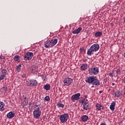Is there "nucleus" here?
<instances>
[{"mask_svg":"<svg viewBox=\"0 0 125 125\" xmlns=\"http://www.w3.org/2000/svg\"><path fill=\"white\" fill-rule=\"evenodd\" d=\"M73 83V79L71 78H66L63 80V84L66 86L70 85Z\"/></svg>","mask_w":125,"mask_h":125,"instance_id":"8","label":"nucleus"},{"mask_svg":"<svg viewBox=\"0 0 125 125\" xmlns=\"http://www.w3.org/2000/svg\"><path fill=\"white\" fill-rule=\"evenodd\" d=\"M33 56H34V54L32 52H28L24 55L23 58L25 61H28L31 60L33 58Z\"/></svg>","mask_w":125,"mask_h":125,"instance_id":"6","label":"nucleus"},{"mask_svg":"<svg viewBox=\"0 0 125 125\" xmlns=\"http://www.w3.org/2000/svg\"><path fill=\"white\" fill-rule=\"evenodd\" d=\"M26 84L28 86H36L38 85V82L35 80H31L29 81H27Z\"/></svg>","mask_w":125,"mask_h":125,"instance_id":"7","label":"nucleus"},{"mask_svg":"<svg viewBox=\"0 0 125 125\" xmlns=\"http://www.w3.org/2000/svg\"><path fill=\"white\" fill-rule=\"evenodd\" d=\"M15 116V113L10 111L7 114V117L8 119H12Z\"/></svg>","mask_w":125,"mask_h":125,"instance_id":"13","label":"nucleus"},{"mask_svg":"<svg viewBox=\"0 0 125 125\" xmlns=\"http://www.w3.org/2000/svg\"><path fill=\"white\" fill-rule=\"evenodd\" d=\"M82 120L83 122H86L88 120V116L86 115H83L82 117Z\"/></svg>","mask_w":125,"mask_h":125,"instance_id":"19","label":"nucleus"},{"mask_svg":"<svg viewBox=\"0 0 125 125\" xmlns=\"http://www.w3.org/2000/svg\"><path fill=\"white\" fill-rule=\"evenodd\" d=\"M58 40L53 39L51 40H48L45 42L44 46L46 48H48L49 47H52L54 46L56 43H57Z\"/></svg>","mask_w":125,"mask_h":125,"instance_id":"3","label":"nucleus"},{"mask_svg":"<svg viewBox=\"0 0 125 125\" xmlns=\"http://www.w3.org/2000/svg\"><path fill=\"white\" fill-rule=\"evenodd\" d=\"M85 82L87 83L93 84V85H99L100 84V82L97 79L96 77L90 76L87 77L85 79Z\"/></svg>","mask_w":125,"mask_h":125,"instance_id":"1","label":"nucleus"},{"mask_svg":"<svg viewBox=\"0 0 125 125\" xmlns=\"http://www.w3.org/2000/svg\"><path fill=\"white\" fill-rule=\"evenodd\" d=\"M81 70H82L83 71H84L85 70H86V69H87V65H86V64H83V65L81 66Z\"/></svg>","mask_w":125,"mask_h":125,"instance_id":"20","label":"nucleus"},{"mask_svg":"<svg viewBox=\"0 0 125 125\" xmlns=\"http://www.w3.org/2000/svg\"><path fill=\"white\" fill-rule=\"evenodd\" d=\"M57 106H58V107H61L62 108H63V107H64V104H63L59 103L57 104Z\"/></svg>","mask_w":125,"mask_h":125,"instance_id":"28","label":"nucleus"},{"mask_svg":"<svg viewBox=\"0 0 125 125\" xmlns=\"http://www.w3.org/2000/svg\"><path fill=\"white\" fill-rule=\"evenodd\" d=\"M5 78V76L1 74L0 76V81H2V80H4Z\"/></svg>","mask_w":125,"mask_h":125,"instance_id":"29","label":"nucleus"},{"mask_svg":"<svg viewBox=\"0 0 125 125\" xmlns=\"http://www.w3.org/2000/svg\"><path fill=\"white\" fill-rule=\"evenodd\" d=\"M37 110H40V107H38V108H37Z\"/></svg>","mask_w":125,"mask_h":125,"instance_id":"39","label":"nucleus"},{"mask_svg":"<svg viewBox=\"0 0 125 125\" xmlns=\"http://www.w3.org/2000/svg\"><path fill=\"white\" fill-rule=\"evenodd\" d=\"M81 31H82V28L79 27L77 29L74 30L72 32V34H80V33H81Z\"/></svg>","mask_w":125,"mask_h":125,"instance_id":"15","label":"nucleus"},{"mask_svg":"<svg viewBox=\"0 0 125 125\" xmlns=\"http://www.w3.org/2000/svg\"><path fill=\"white\" fill-rule=\"evenodd\" d=\"M123 82L124 83H125V77L124 78Z\"/></svg>","mask_w":125,"mask_h":125,"instance_id":"33","label":"nucleus"},{"mask_svg":"<svg viewBox=\"0 0 125 125\" xmlns=\"http://www.w3.org/2000/svg\"><path fill=\"white\" fill-rule=\"evenodd\" d=\"M112 85H113V86L115 85V83H112Z\"/></svg>","mask_w":125,"mask_h":125,"instance_id":"35","label":"nucleus"},{"mask_svg":"<svg viewBox=\"0 0 125 125\" xmlns=\"http://www.w3.org/2000/svg\"><path fill=\"white\" fill-rule=\"evenodd\" d=\"M42 114V112L40 110H35L33 112V116L36 119H39L40 118L41 114Z\"/></svg>","mask_w":125,"mask_h":125,"instance_id":"10","label":"nucleus"},{"mask_svg":"<svg viewBox=\"0 0 125 125\" xmlns=\"http://www.w3.org/2000/svg\"><path fill=\"white\" fill-rule=\"evenodd\" d=\"M2 112V111H3V110H1Z\"/></svg>","mask_w":125,"mask_h":125,"instance_id":"41","label":"nucleus"},{"mask_svg":"<svg viewBox=\"0 0 125 125\" xmlns=\"http://www.w3.org/2000/svg\"><path fill=\"white\" fill-rule=\"evenodd\" d=\"M2 90H3V91H6V90H7V87L5 86H3L2 87Z\"/></svg>","mask_w":125,"mask_h":125,"instance_id":"31","label":"nucleus"},{"mask_svg":"<svg viewBox=\"0 0 125 125\" xmlns=\"http://www.w3.org/2000/svg\"><path fill=\"white\" fill-rule=\"evenodd\" d=\"M83 104V109L84 110H89V105H88V103H87V101L84 99V100L82 102Z\"/></svg>","mask_w":125,"mask_h":125,"instance_id":"11","label":"nucleus"},{"mask_svg":"<svg viewBox=\"0 0 125 125\" xmlns=\"http://www.w3.org/2000/svg\"><path fill=\"white\" fill-rule=\"evenodd\" d=\"M94 87V85H93V86H92V87Z\"/></svg>","mask_w":125,"mask_h":125,"instance_id":"40","label":"nucleus"},{"mask_svg":"<svg viewBox=\"0 0 125 125\" xmlns=\"http://www.w3.org/2000/svg\"><path fill=\"white\" fill-rule=\"evenodd\" d=\"M1 73H2V75H3V76H6V73H7V70H6V69H2L1 70Z\"/></svg>","mask_w":125,"mask_h":125,"instance_id":"26","label":"nucleus"},{"mask_svg":"<svg viewBox=\"0 0 125 125\" xmlns=\"http://www.w3.org/2000/svg\"><path fill=\"white\" fill-rule=\"evenodd\" d=\"M44 89L45 90H49L50 89V85L47 84L44 86Z\"/></svg>","mask_w":125,"mask_h":125,"instance_id":"23","label":"nucleus"},{"mask_svg":"<svg viewBox=\"0 0 125 125\" xmlns=\"http://www.w3.org/2000/svg\"><path fill=\"white\" fill-rule=\"evenodd\" d=\"M26 99L27 98L24 97V100H21L22 105H23V106H26V105H28V101H26Z\"/></svg>","mask_w":125,"mask_h":125,"instance_id":"17","label":"nucleus"},{"mask_svg":"<svg viewBox=\"0 0 125 125\" xmlns=\"http://www.w3.org/2000/svg\"><path fill=\"white\" fill-rule=\"evenodd\" d=\"M99 72V69L96 67H91L89 69V74L90 75H96Z\"/></svg>","mask_w":125,"mask_h":125,"instance_id":"5","label":"nucleus"},{"mask_svg":"<svg viewBox=\"0 0 125 125\" xmlns=\"http://www.w3.org/2000/svg\"><path fill=\"white\" fill-rule=\"evenodd\" d=\"M96 106L98 110H102V109H104V106L100 104H97L96 105Z\"/></svg>","mask_w":125,"mask_h":125,"instance_id":"14","label":"nucleus"},{"mask_svg":"<svg viewBox=\"0 0 125 125\" xmlns=\"http://www.w3.org/2000/svg\"><path fill=\"white\" fill-rule=\"evenodd\" d=\"M99 93H100V94L102 93V91H100Z\"/></svg>","mask_w":125,"mask_h":125,"instance_id":"37","label":"nucleus"},{"mask_svg":"<svg viewBox=\"0 0 125 125\" xmlns=\"http://www.w3.org/2000/svg\"><path fill=\"white\" fill-rule=\"evenodd\" d=\"M109 76H110V77H111L112 76V73H110L109 74Z\"/></svg>","mask_w":125,"mask_h":125,"instance_id":"34","label":"nucleus"},{"mask_svg":"<svg viewBox=\"0 0 125 125\" xmlns=\"http://www.w3.org/2000/svg\"><path fill=\"white\" fill-rule=\"evenodd\" d=\"M1 59H2V57H1V56H0V60H1Z\"/></svg>","mask_w":125,"mask_h":125,"instance_id":"36","label":"nucleus"},{"mask_svg":"<svg viewBox=\"0 0 125 125\" xmlns=\"http://www.w3.org/2000/svg\"><path fill=\"white\" fill-rule=\"evenodd\" d=\"M14 61H19L20 60V57L18 55H16L14 57Z\"/></svg>","mask_w":125,"mask_h":125,"instance_id":"24","label":"nucleus"},{"mask_svg":"<svg viewBox=\"0 0 125 125\" xmlns=\"http://www.w3.org/2000/svg\"><path fill=\"white\" fill-rule=\"evenodd\" d=\"M99 50V44L95 43L93 44L87 51V54L89 56L93 54L92 52H96Z\"/></svg>","mask_w":125,"mask_h":125,"instance_id":"2","label":"nucleus"},{"mask_svg":"<svg viewBox=\"0 0 125 125\" xmlns=\"http://www.w3.org/2000/svg\"><path fill=\"white\" fill-rule=\"evenodd\" d=\"M116 74H120L121 73V69H118L115 71Z\"/></svg>","mask_w":125,"mask_h":125,"instance_id":"32","label":"nucleus"},{"mask_svg":"<svg viewBox=\"0 0 125 125\" xmlns=\"http://www.w3.org/2000/svg\"><path fill=\"white\" fill-rule=\"evenodd\" d=\"M81 96V93H77L75 95H73L71 96V99L72 101L73 102H75V101H77V100H79L80 99V97Z\"/></svg>","mask_w":125,"mask_h":125,"instance_id":"9","label":"nucleus"},{"mask_svg":"<svg viewBox=\"0 0 125 125\" xmlns=\"http://www.w3.org/2000/svg\"><path fill=\"white\" fill-rule=\"evenodd\" d=\"M45 101H49L50 100V98H49V96H47L44 98Z\"/></svg>","mask_w":125,"mask_h":125,"instance_id":"30","label":"nucleus"},{"mask_svg":"<svg viewBox=\"0 0 125 125\" xmlns=\"http://www.w3.org/2000/svg\"><path fill=\"white\" fill-rule=\"evenodd\" d=\"M21 64H19L16 68V71L18 72V73H19L20 72V70H21Z\"/></svg>","mask_w":125,"mask_h":125,"instance_id":"25","label":"nucleus"},{"mask_svg":"<svg viewBox=\"0 0 125 125\" xmlns=\"http://www.w3.org/2000/svg\"><path fill=\"white\" fill-rule=\"evenodd\" d=\"M113 92L115 94V95L116 97H120L121 95H122V93L120 90H118L116 92H115V91H114Z\"/></svg>","mask_w":125,"mask_h":125,"instance_id":"16","label":"nucleus"},{"mask_svg":"<svg viewBox=\"0 0 125 125\" xmlns=\"http://www.w3.org/2000/svg\"><path fill=\"white\" fill-rule=\"evenodd\" d=\"M115 106H116V103H112L110 105V109L111 110H115Z\"/></svg>","mask_w":125,"mask_h":125,"instance_id":"22","label":"nucleus"},{"mask_svg":"<svg viewBox=\"0 0 125 125\" xmlns=\"http://www.w3.org/2000/svg\"><path fill=\"white\" fill-rule=\"evenodd\" d=\"M102 36V32L100 31L97 32L95 33V37L98 38V37H101Z\"/></svg>","mask_w":125,"mask_h":125,"instance_id":"21","label":"nucleus"},{"mask_svg":"<svg viewBox=\"0 0 125 125\" xmlns=\"http://www.w3.org/2000/svg\"><path fill=\"white\" fill-rule=\"evenodd\" d=\"M42 80L43 81H44V82H45V81H46V80H47V78L46 77V75H44V74H42Z\"/></svg>","mask_w":125,"mask_h":125,"instance_id":"27","label":"nucleus"},{"mask_svg":"<svg viewBox=\"0 0 125 125\" xmlns=\"http://www.w3.org/2000/svg\"><path fill=\"white\" fill-rule=\"evenodd\" d=\"M38 67L33 65L31 67V72L32 73V74H35V73H38Z\"/></svg>","mask_w":125,"mask_h":125,"instance_id":"12","label":"nucleus"},{"mask_svg":"<svg viewBox=\"0 0 125 125\" xmlns=\"http://www.w3.org/2000/svg\"><path fill=\"white\" fill-rule=\"evenodd\" d=\"M60 119L62 124H65V123L68 121V119H69V114L65 113L61 115L60 116Z\"/></svg>","mask_w":125,"mask_h":125,"instance_id":"4","label":"nucleus"},{"mask_svg":"<svg viewBox=\"0 0 125 125\" xmlns=\"http://www.w3.org/2000/svg\"><path fill=\"white\" fill-rule=\"evenodd\" d=\"M22 78H25V75H22Z\"/></svg>","mask_w":125,"mask_h":125,"instance_id":"38","label":"nucleus"},{"mask_svg":"<svg viewBox=\"0 0 125 125\" xmlns=\"http://www.w3.org/2000/svg\"><path fill=\"white\" fill-rule=\"evenodd\" d=\"M5 106V104L3 102H0V110H4V106Z\"/></svg>","mask_w":125,"mask_h":125,"instance_id":"18","label":"nucleus"}]
</instances>
